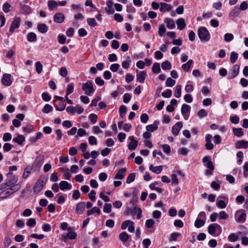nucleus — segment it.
Wrapping results in <instances>:
<instances>
[{
    "label": "nucleus",
    "mask_w": 248,
    "mask_h": 248,
    "mask_svg": "<svg viewBox=\"0 0 248 248\" xmlns=\"http://www.w3.org/2000/svg\"><path fill=\"white\" fill-rule=\"evenodd\" d=\"M65 104L63 102H61L59 103L58 105L55 107V108L57 110L62 111L65 109Z\"/></svg>",
    "instance_id": "6e6d98bb"
},
{
    "label": "nucleus",
    "mask_w": 248,
    "mask_h": 248,
    "mask_svg": "<svg viewBox=\"0 0 248 248\" xmlns=\"http://www.w3.org/2000/svg\"><path fill=\"white\" fill-rule=\"evenodd\" d=\"M239 68L240 66L238 64H235L234 65L231 70L229 71V75H228V78L229 79H232L236 77L239 72Z\"/></svg>",
    "instance_id": "423d86ee"
},
{
    "label": "nucleus",
    "mask_w": 248,
    "mask_h": 248,
    "mask_svg": "<svg viewBox=\"0 0 248 248\" xmlns=\"http://www.w3.org/2000/svg\"><path fill=\"white\" fill-rule=\"evenodd\" d=\"M235 147L237 149H247L248 147V141L244 140H239L235 142Z\"/></svg>",
    "instance_id": "4468645a"
},
{
    "label": "nucleus",
    "mask_w": 248,
    "mask_h": 248,
    "mask_svg": "<svg viewBox=\"0 0 248 248\" xmlns=\"http://www.w3.org/2000/svg\"><path fill=\"white\" fill-rule=\"evenodd\" d=\"M161 71L160 64L159 63L155 62V63L152 67V71L154 73L158 74Z\"/></svg>",
    "instance_id": "a19ab883"
},
{
    "label": "nucleus",
    "mask_w": 248,
    "mask_h": 248,
    "mask_svg": "<svg viewBox=\"0 0 248 248\" xmlns=\"http://www.w3.org/2000/svg\"><path fill=\"white\" fill-rule=\"evenodd\" d=\"M238 54L237 53L232 51L230 54V62L232 63L235 62L238 59Z\"/></svg>",
    "instance_id": "4c0bfd02"
},
{
    "label": "nucleus",
    "mask_w": 248,
    "mask_h": 248,
    "mask_svg": "<svg viewBox=\"0 0 248 248\" xmlns=\"http://www.w3.org/2000/svg\"><path fill=\"white\" fill-rule=\"evenodd\" d=\"M74 91V84L73 83H70L67 85L66 89V96L72 93Z\"/></svg>",
    "instance_id": "49530a36"
},
{
    "label": "nucleus",
    "mask_w": 248,
    "mask_h": 248,
    "mask_svg": "<svg viewBox=\"0 0 248 248\" xmlns=\"http://www.w3.org/2000/svg\"><path fill=\"white\" fill-rule=\"evenodd\" d=\"M134 222L130 220H127L122 223L121 228L123 230L126 229L128 227V231L130 232H134L135 231V227L134 226Z\"/></svg>",
    "instance_id": "39448f33"
},
{
    "label": "nucleus",
    "mask_w": 248,
    "mask_h": 248,
    "mask_svg": "<svg viewBox=\"0 0 248 248\" xmlns=\"http://www.w3.org/2000/svg\"><path fill=\"white\" fill-rule=\"evenodd\" d=\"M162 169V166L154 167L153 165H151L149 166L150 170L157 174L160 173L161 172Z\"/></svg>",
    "instance_id": "cd10ccee"
},
{
    "label": "nucleus",
    "mask_w": 248,
    "mask_h": 248,
    "mask_svg": "<svg viewBox=\"0 0 248 248\" xmlns=\"http://www.w3.org/2000/svg\"><path fill=\"white\" fill-rule=\"evenodd\" d=\"M129 139L130 140V142L128 145V149L132 151L135 150L138 146V141L135 139L134 137L133 136H130Z\"/></svg>",
    "instance_id": "f8f14e48"
},
{
    "label": "nucleus",
    "mask_w": 248,
    "mask_h": 248,
    "mask_svg": "<svg viewBox=\"0 0 248 248\" xmlns=\"http://www.w3.org/2000/svg\"><path fill=\"white\" fill-rule=\"evenodd\" d=\"M53 110V108L49 104H46L42 109V111L45 113H48Z\"/></svg>",
    "instance_id": "a18cd8bd"
},
{
    "label": "nucleus",
    "mask_w": 248,
    "mask_h": 248,
    "mask_svg": "<svg viewBox=\"0 0 248 248\" xmlns=\"http://www.w3.org/2000/svg\"><path fill=\"white\" fill-rule=\"evenodd\" d=\"M161 67L164 70H170L171 68V64L169 61H166L162 63Z\"/></svg>",
    "instance_id": "c9c22d12"
},
{
    "label": "nucleus",
    "mask_w": 248,
    "mask_h": 248,
    "mask_svg": "<svg viewBox=\"0 0 248 248\" xmlns=\"http://www.w3.org/2000/svg\"><path fill=\"white\" fill-rule=\"evenodd\" d=\"M89 117L90 118L91 122L93 124L96 123L97 120V116L96 114L94 113H92L89 115Z\"/></svg>",
    "instance_id": "4d7b16f0"
},
{
    "label": "nucleus",
    "mask_w": 248,
    "mask_h": 248,
    "mask_svg": "<svg viewBox=\"0 0 248 248\" xmlns=\"http://www.w3.org/2000/svg\"><path fill=\"white\" fill-rule=\"evenodd\" d=\"M131 98V96L129 93H124L123 96V101H124V103H128L130 101Z\"/></svg>",
    "instance_id": "69168bd1"
},
{
    "label": "nucleus",
    "mask_w": 248,
    "mask_h": 248,
    "mask_svg": "<svg viewBox=\"0 0 248 248\" xmlns=\"http://www.w3.org/2000/svg\"><path fill=\"white\" fill-rule=\"evenodd\" d=\"M54 21L58 23H62L65 19L63 14L61 13H57L54 16Z\"/></svg>",
    "instance_id": "dca6fc26"
},
{
    "label": "nucleus",
    "mask_w": 248,
    "mask_h": 248,
    "mask_svg": "<svg viewBox=\"0 0 248 248\" xmlns=\"http://www.w3.org/2000/svg\"><path fill=\"white\" fill-rule=\"evenodd\" d=\"M182 127L183 123L182 122H178L176 123L172 127V133L173 135L175 136H177Z\"/></svg>",
    "instance_id": "ddd939ff"
},
{
    "label": "nucleus",
    "mask_w": 248,
    "mask_h": 248,
    "mask_svg": "<svg viewBox=\"0 0 248 248\" xmlns=\"http://www.w3.org/2000/svg\"><path fill=\"white\" fill-rule=\"evenodd\" d=\"M164 22L167 24V27L170 29H172L175 27L174 21L170 18H166Z\"/></svg>",
    "instance_id": "b1692460"
},
{
    "label": "nucleus",
    "mask_w": 248,
    "mask_h": 248,
    "mask_svg": "<svg viewBox=\"0 0 248 248\" xmlns=\"http://www.w3.org/2000/svg\"><path fill=\"white\" fill-rule=\"evenodd\" d=\"M173 8V6L170 4H167L166 3L161 2L160 3V11L161 12H165V11H170Z\"/></svg>",
    "instance_id": "f3484780"
},
{
    "label": "nucleus",
    "mask_w": 248,
    "mask_h": 248,
    "mask_svg": "<svg viewBox=\"0 0 248 248\" xmlns=\"http://www.w3.org/2000/svg\"><path fill=\"white\" fill-rule=\"evenodd\" d=\"M159 124V121H155L153 124H149L146 126V130L148 131L153 132L158 128Z\"/></svg>",
    "instance_id": "a211bd4d"
},
{
    "label": "nucleus",
    "mask_w": 248,
    "mask_h": 248,
    "mask_svg": "<svg viewBox=\"0 0 248 248\" xmlns=\"http://www.w3.org/2000/svg\"><path fill=\"white\" fill-rule=\"evenodd\" d=\"M136 174L135 173H130L127 177L126 183L129 184L135 180Z\"/></svg>",
    "instance_id": "603ef678"
},
{
    "label": "nucleus",
    "mask_w": 248,
    "mask_h": 248,
    "mask_svg": "<svg viewBox=\"0 0 248 248\" xmlns=\"http://www.w3.org/2000/svg\"><path fill=\"white\" fill-rule=\"evenodd\" d=\"M190 107L186 104H184L182 106L181 108V113L183 114L184 118L185 120H187L189 117L187 113H188L190 111Z\"/></svg>",
    "instance_id": "9b49d317"
},
{
    "label": "nucleus",
    "mask_w": 248,
    "mask_h": 248,
    "mask_svg": "<svg viewBox=\"0 0 248 248\" xmlns=\"http://www.w3.org/2000/svg\"><path fill=\"white\" fill-rule=\"evenodd\" d=\"M46 184V180L45 177H40L33 186L34 193L35 194L39 193L43 188Z\"/></svg>",
    "instance_id": "f03ea898"
},
{
    "label": "nucleus",
    "mask_w": 248,
    "mask_h": 248,
    "mask_svg": "<svg viewBox=\"0 0 248 248\" xmlns=\"http://www.w3.org/2000/svg\"><path fill=\"white\" fill-rule=\"evenodd\" d=\"M205 224V221L203 220L197 218L195 221V226L199 228L203 226Z\"/></svg>",
    "instance_id": "79ce46f5"
},
{
    "label": "nucleus",
    "mask_w": 248,
    "mask_h": 248,
    "mask_svg": "<svg viewBox=\"0 0 248 248\" xmlns=\"http://www.w3.org/2000/svg\"><path fill=\"white\" fill-rule=\"evenodd\" d=\"M95 213H96L98 215H99L100 214V209L98 207H94L87 211V216H90L91 215Z\"/></svg>",
    "instance_id": "e433bc0d"
},
{
    "label": "nucleus",
    "mask_w": 248,
    "mask_h": 248,
    "mask_svg": "<svg viewBox=\"0 0 248 248\" xmlns=\"http://www.w3.org/2000/svg\"><path fill=\"white\" fill-rule=\"evenodd\" d=\"M20 21L21 18L19 17H16L14 18L9 29V31L11 33L14 32L16 29L19 27Z\"/></svg>",
    "instance_id": "6e6552de"
},
{
    "label": "nucleus",
    "mask_w": 248,
    "mask_h": 248,
    "mask_svg": "<svg viewBox=\"0 0 248 248\" xmlns=\"http://www.w3.org/2000/svg\"><path fill=\"white\" fill-rule=\"evenodd\" d=\"M9 186L10 187V188H8V189L9 190H10V191H11V192H12V193L16 192L18 190H19L21 187V185L19 184H17L15 185H13L12 186Z\"/></svg>",
    "instance_id": "ea45409f"
},
{
    "label": "nucleus",
    "mask_w": 248,
    "mask_h": 248,
    "mask_svg": "<svg viewBox=\"0 0 248 248\" xmlns=\"http://www.w3.org/2000/svg\"><path fill=\"white\" fill-rule=\"evenodd\" d=\"M232 131L234 135L238 137H242L244 135L243 129L241 128H233Z\"/></svg>",
    "instance_id": "2f4dec72"
},
{
    "label": "nucleus",
    "mask_w": 248,
    "mask_h": 248,
    "mask_svg": "<svg viewBox=\"0 0 248 248\" xmlns=\"http://www.w3.org/2000/svg\"><path fill=\"white\" fill-rule=\"evenodd\" d=\"M119 238L122 242L125 243L129 239L130 235L125 232H123L119 234Z\"/></svg>",
    "instance_id": "4be33fe9"
},
{
    "label": "nucleus",
    "mask_w": 248,
    "mask_h": 248,
    "mask_svg": "<svg viewBox=\"0 0 248 248\" xmlns=\"http://www.w3.org/2000/svg\"><path fill=\"white\" fill-rule=\"evenodd\" d=\"M21 12L24 14H29L31 12V9L29 5H21Z\"/></svg>",
    "instance_id": "c756f323"
},
{
    "label": "nucleus",
    "mask_w": 248,
    "mask_h": 248,
    "mask_svg": "<svg viewBox=\"0 0 248 248\" xmlns=\"http://www.w3.org/2000/svg\"><path fill=\"white\" fill-rule=\"evenodd\" d=\"M13 147V145L9 143H5L3 146V151L7 152L10 151Z\"/></svg>",
    "instance_id": "5fc2aeb1"
},
{
    "label": "nucleus",
    "mask_w": 248,
    "mask_h": 248,
    "mask_svg": "<svg viewBox=\"0 0 248 248\" xmlns=\"http://www.w3.org/2000/svg\"><path fill=\"white\" fill-rule=\"evenodd\" d=\"M68 74V72L65 67H62L60 70V75L62 77H65Z\"/></svg>",
    "instance_id": "bf43d9fd"
},
{
    "label": "nucleus",
    "mask_w": 248,
    "mask_h": 248,
    "mask_svg": "<svg viewBox=\"0 0 248 248\" xmlns=\"http://www.w3.org/2000/svg\"><path fill=\"white\" fill-rule=\"evenodd\" d=\"M155 224V221L153 219H147L145 222V225L147 228H152Z\"/></svg>",
    "instance_id": "13d9d810"
},
{
    "label": "nucleus",
    "mask_w": 248,
    "mask_h": 248,
    "mask_svg": "<svg viewBox=\"0 0 248 248\" xmlns=\"http://www.w3.org/2000/svg\"><path fill=\"white\" fill-rule=\"evenodd\" d=\"M1 82L6 86L11 85L12 83L11 75L9 74H4L1 78Z\"/></svg>",
    "instance_id": "9d476101"
},
{
    "label": "nucleus",
    "mask_w": 248,
    "mask_h": 248,
    "mask_svg": "<svg viewBox=\"0 0 248 248\" xmlns=\"http://www.w3.org/2000/svg\"><path fill=\"white\" fill-rule=\"evenodd\" d=\"M37 29L39 32L42 33H45L48 31L47 26L44 23H40L37 25Z\"/></svg>",
    "instance_id": "a878e982"
},
{
    "label": "nucleus",
    "mask_w": 248,
    "mask_h": 248,
    "mask_svg": "<svg viewBox=\"0 0 248 248\" xmlns=\"http://www.w3.org/2000/svg\"><path fill=\"white\" fill-rule=\"evenodd\" d=\"M120 65L118 63H113L110 65V70L113 72H115L117 71Z\"/></svg>",
    "instance_id": "774afa93"
},
{
    "label": "nucleus",
    "mask_w": 248,
    "mask_h": 248,
    "mask_svg": "<svg viewBox=\"0 0 248 248\" xmlns=\"http://www.w3.org/2000/svg\"><path fill=\"white\" fill-rule=\"evenodd\" d=\"M27 40L30 42H33L37 40L36 34L32 32H29L27 35Z\"/></svg>",
    "instance_id": "473e14b6"
},
{
    "label": "nucleus",
    "mask_w": 248,
    "mask_h": 248,
    "mask_svg": "<svg viewBox=\"0 0 248 248\" xmlns=\"http://www.w3.org/2000/svg\"><path fill=\"white\" fill-rule=\"evenodd\" d=\"M159 31L158 34L160 36H162L164 33L165 32L166 29L165 25L162 24L159 26Z\"/></svg>",
    "instance_id": "09e8293b"
},
{
    "label": "nucleus",
    "mask_w": 248,
    "mask_h": 248,
    "mask_svg": "<svg viewBox=\"0 0 248 248\" xmlns=\"http://www.w3.org/2000/svg\"><path fill=\"white\" fill-rule=\"evenodd\" d=\"M85 208V203L84 202H79L76 205V213L78 214H81Z\"/></svg>",
    "instance_id": "2eb2a0df"
},
{
    "label": "nucleus",
    "mask_w": 248,
    "mask_h": 248,
    "mask_svg": "<svg viewBox=\"0 0 248 248\" xmlns=\"http://www.w3.org/2000/svg\"><path fill=\"white\" fill-rule=\"evenodd\" d=\"M59 187L62 190H64L65 189L70 190L72 187V186L67 182L62 181L59 184Z\"/></svg>",
    "instance_id": "6ab92c4d"
},
{
    "label": "nucleus",
    "mask_w": 248,
    "mask_h": 248,
    "mask_svg": "<svg viewBox=\"0 0 248 248\" xmlns=\"http://www.w3.org/2000/svg\"><path fill=\"white\" fill-rule=\"evenodd\" d=\"M219 218L220 219H227L229 218V215L223 211L219 213Z\"/></svg>",
    "instance_id": "052dcab7"
},
{
    "label": "nucleus",
    "mask_w": 248,
    "mask_h": 248,
    "mask_svg": "<svg viewBox=\"0 0 248 248\" xmlns=\"http://www.w3.org/2000/svg\"><path fill=\"white\" fill-rule=\"evenodd\" d=\"M202 162L204 163L205 167L208 169L214 170L215 168L211 161V157L210 156H205L202 158Z\"/></svg>",
    "instance_id": "0eeeda50"
},
{
    "label": "nucleus",
    "mask_w": 248,
    "mask_h": 248,
    "mask_svg": "<svg viewBox=\"0 0 248 248\" xmlns=\"http://www.w3.org/2000/svg\"><path fill=\"white\" fill-rule=\"evenodd\" d=\"M58 5V3L55 0H50L48 1V9L50 11H53Z\"/></svg>",
    "instance_id": "7c9ffc66"
},
{
    "label": "nucleus",
    "mask_w": 248,
    "mask_h": 248,
    "mask_svg": "<svg viewBox=\"0 0 248 248\" xmlns=\"http://www.w3.org/2000/svg\"><path fill=\"white\" fill-rule=\"evenodd\" d=\"M25 140V137L21 135H18L16 138H14L13 140L14 142L18 143L19 145H22Z\"/></svg>",
    "instance_id": "bb28decb"
},
{
    "label": "nucleus",
    "mask_w": 248,
    "mask_h": 248,
    "mask_svg": "<svg viewBox=\"0 0 248 248\" xmlns=\"http://www.w3.org/2000/svg\"><path fill=\"white\" fill-rule=\"evenodd\" d=\"M193 63V61L192 60H189L186 63H184L182 65V68L185 72H188Z\"/></svg>",
    "instance_id": "5701e85b"
},
{
    "label": "nucleus",
    "mask_w": 248,
    "mask_h": 248,
    "mask_svg": "<svg viewBox=\"0 0 248 248\" xmlns=\"http://www.w3.org/2000/svg\"><path fill=\"white\" fill-rule=\"evenodd\" d=\"M17 181V178L15 176H12L9 179L6 180V182L4 184L1 185L0 186L2 188H5L9 186H12L15 185Z\"/></svg>",
    "instance_id": "1a4fd4ad"
},
{
    "label": "nucleus",
    "mask_w": 248,
    "mask_h": 248,
    "mask_svg": "<svg viewBox=\"0 0 248 248\" xmlns=\"http://www.w3.org/2000/svg\"><path fill=\"white\" fill-rule=\"evenodd\" d=\"M88 25L92 27H94L97 26V23L93 18H88L87 20Z\"/></svg>",
    "instance_id": "37998d69"
},
{
    "label": "nucleus",
    "mask_w": 248,
    "mask_h": 248,
    "mask_svg": "<svg viewBox=\"0 0 248 248\" xmlns=\"http://www.w3.org/2000/svg\"><path fill=\"white\" fill-rule=\"evenodd\" d=\"M198 35L202 41H208L210 38V33L204 27H201L199 28Z\"/></svg>",
    "instance_id": "f257e3e1"
},
{
    "label": "nucleus",
    "mask_w": 248,
    "mask_h": 248,
    "mask_svg": "<svg viewBox=\"0 0 248 248\" xmlns=\"http://www.w3.org/2000/svg\"><path fill=\"white\" fill-rule=\"evenodd\" d=\"M246 214L243 212L237 219V221L239 222H244L246 221Z\"/></svg>",
    "instance_id": "680f3d73"
},
{
    "label": "nucleus",
    "mask_w": 248,
    "mask_h": 248,
    "mask_svg": "<svg viewBox=\"0 0 248 248\" xmlns=\"http://www.w3.org/2000/svg\"><path fill=\"white\" fill-rule=\"evenodd\" d=\"M233 39V35L232 33H227L224 35V40L225 41L229 42L232 40Z\"/></svg>",
    "instance_id": "864d4df0"
},
{
    "label": "nucleus",
    "mask_w": 248,
    "mask_h": 248,
    "mask_svg": "<svg viewBox=\"0 0 248 248\" xmlns=\"http://www.w3.org/2000/svg\"><path fill=\"white\" fill-rule=\"evenodd\" d=\"M126 171V169L125 168H122L120 170H119L117 174L115 176V179H122L125 174V172Z\"/></svg>",
    "instance_id": "393cba45"
},
{
    "label": "nucleus",
    "mask_w": 248,
    "mask_h": 248,
    "mask_svg": "<svg viewBox=\"0 0 248 248\" xmlns=\"http://www.w3.org/2000/svg\"><path fill=\"white\" fill-rule=\"evenodd\" d=\"M175 84V81L170 78H168L166 81V86L167 87H172Z\"/></svg>",
    "instance_id": "de8ad7c7"
},
{
    "label": "nucleus",
    "mask_w": 248,
    "mask_h": 248,
    "mask_svg": "<svg viewBox=\"0 0 248 248\" xmlns=\"http://www.w3.org/2000/svg\"><path fill=\"white\" fill-rule=\"evenodd\" d=\"M176 23L177 24L178 29L180 30H183L186 26L185 19L183 18H179L177 19Z\"/></svg>",
    "instance_id": "aec40b11"
},
{
    "label": "nucleus",
    "mask_w": 248,
    "mask_h": 248,
    "mask_svg": "<svg viewBox=\"0 0 248 248\" xmlns=\"http://www.w3.org/2000/svg\"><path fill=\"white\" fill-rule=\"evenodd\" d=\"M221 226L217 223L210 224L208 227V232L211 235L215 234L216 232L218 231L216 235H218L221 233Z\"/></svg>",
    "instance_id": "20e7f679"
},
{
    "label": "nucleus",
    "mask_w": 248,
    "mask_h": 248,
    "mask_svg": "<svg viewBox=\"0 0 248 248\" xmlns=\"http://www.w3.org/2000/svg\"><path fill=\"white\" fill-rule=\"evenodd\" d=\"M89 143L93 145H96L97 143L96 139L93 136H91L89 137L88 139Z\"/></svg>",
    "instance_id": "e2e57ef3"
},
{
    "label": "nucleus",
    "mask_w": 248,
    "mask_h": 248,
    "mask_svg": "<svg viewBox=\"0 0 248 248\" xmlns=\"http://www.w3.org/2000/svg\"><path fill=\"white\" fill-rule=\"evenodd\" d=\"M149 120L148 115L146 113H143L140 116V120L143 123H146Z\"/></svg>",
    "instance_id": "0e129e2a"
},
{
    "label": "nucleus",
    "mask_w": 248,
    "mask_h": 248,
    "mask_svg": "<svg viewBox=\"0 0 248 248\" xmlns=\"http://www.w3.org/2000/svg\"><path fill=\"white\" fill-rule=\"evenodd\" d=\"M12 194V192L10 191L8 188L6 189L5 190L1 191L0 193V198L1 199H5L10 196Z\"/></svg>",
    "instance_id": "72a5a7b5"
},
{
    "label": "nucleus",
    "mask_w": 248,
    "mask_h": 248,
    "mask_svg": "<svg viewBox=\"0 0 248 248\" xmlns=\"http://www.w3.org/2000/svg\"><path fill=\"white\" fill-rule=\"evenodd\" d=\"M147 75L144 71H140L137 74V79L140 83H143Z\"/></svg>",
    "instance_id": "412c9836"
},
{
    "label": "nucleus",
    "mask_w": 248,
    "mask_h": 248,
    "mask_svg": "<svg viewBox=\"0 0 248 248\" xmlns=\"http://www.w3.org/2000/svg\"><path fill=\"white\" fill-rule=\"evenodd\" d=\"M35 69L38 74L41 73L43 69V65L40 62H37L35 63Z\"/></svg>",
    "instance_id": "8fccbe9b"
},
{
    "label": "nucleus",
    "mask_w": 248,
    "mask_h": 248,
    "mask_svg": "<svg viewBox=\"0 0 248 248\" xmlns=\"http://www.w3.org/2000/svg\"><path fill=\"white\" fill-rule=\"evenodd\" d=\"M111 204L110 203H105L104 206L103 211L105 213H109L111 211Z\"/></svg>",
    "instance_id": "3c124183"
},
{
    "label": "nucleus",
    "mask_w": 248,
    "mask_h": 248,
    "mask_svg": "<svg viewBox=\"0 0 248 248\" xmlns=\"http://www.w3.org/2000/svg\"><path fill=\"white\" fill-rule=\"evenodd\" d=\"M171 90L168 89L166 92L162 93V96L165 98H170L171 96Z\"/></svg>",
    "instance_id": "338daca9"
},
{
    "label": "nucleus",
    "mask_w": 248,
    "mask_h": 248,
    "mask_svg": "<svg viewBox=\"0 0 248 248\" xmlns=\"http://www.w3.org/2000/svg\"><path fill=\"white\" fill-rule=\"evenodd\" d=\"M182 172L180 170H177L176 174L172 173L171 175L172 183L175 185L179 184V180L177 177V174L181 175Z\"/></svg>",
    "instance_id": "c85d7f7f"
},
{
    "label": "nucleus",
    "mask_w": 248,
    "mask_h": 248,
    "mask_svg": "<svg viewBox=\"0 0 248 248\" xmlns=\"http://www.w3.org/2000/svg\"><path fill=\"white\" fill-rule=\"evenodd\" d=\"M242 232H238L237 234L231 233L228 236L229 240L232 242L236 241L239 237L238 234H240Z\"/></svg>",
    "instance_id": "f704fd0d"
},
{
    "label": "nucleus",
    "mask_w": 248,
    "mask_h": 248,
    "mask_svg": "<svg viewBox=\"0 0 248 248\" xmlns=\"http://www.w3.org/2000/svg\"><path fill=\"white\" fill-rule=\"evenodd\" d=\"M82 90L85 91V94L87 95H92L95 91L93 88V82L91 80H88L83 83L82 86Z\"/></svg>",
    "instance_id": "7ed1b4c3"
},
{
    "label": "nucleus",
    "mask_w": 248,
    "mask_h": 248,
    "mask_svg": "<svg viewBox=\"0 0 248 248\" xmlns=\"http://www.w3.org/2000/svg\"><path fill=\"white\" fill-rule=\"evenodd\" d=\"M181 235V234L180 233L173 232L170 235V236L169 238V241H176L177 239V238L179 236H180Z\"/></svg>",
    "instance_id": "c03bdc74"
},
{
    "label": "nucleus",
    "mask_w": 248,
    "mask_h": 248,
    "mask_svg": "<svg viewBox=\"0 0 248 248\" xmlns=\"http://www.w3.org/2000/svg\"><path fill=\"white\" fill-rule=\"evenodd\" d=\"M174 95L176 98H179L181 95V86L178 85L175 87Z\"/></svg>",
    "instance_id": "58836bf2"
}]
</instances>
